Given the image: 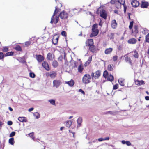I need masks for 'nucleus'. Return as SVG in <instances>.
Wrapping results in <instances>:
<instances>
[{"label": "nucleus", "instance_id": "1", "mask_svg": "<svg viewBox=\"0 0 149 149\" xmlns=\"http://www.w3.org/2000/svg\"><path fill=\"white\" fill-rule=\"evenodd\" d=\"M101 72L100 70H97L95 72H92L91 74V77L93 82H95V79H98L100 76Z\"/></svg>", "mask_w": 149, "mask_h": 149}, {"label": "nucleus", "instance_id": "2", "mask_svg": "<svg viewBox=\"0 0 149 149\" xmlns=\"http://www.w3.org/2000/svg\"><path fill=\"white\" fill-rule=\"evenodd\" d=\"M91 78V76L89 74H86L82 78V82L85 84L89 83L90 82V79Z\"/></svg>", "mask_w": 149, "mask_h": 149}, {"label": "nucleus", "instance_id": "3", "mask_svg": "<svg viewBox=\"0 0 149 149\" xmlns=\"http://www.w3.org/2000/svg\"><path fill=\"white\" fill-rule=\"evenodd\" d=\"M68 14L64 10L60 12L59 16L62 19H65L68 18Z\"/></svg>", "mask_w": 149, "mask_h": 149}, {"label": "nucleus", "instance_id": "4", "mask_svg": "<svg viewBox=\"0 0 149 149\" xmlns=\"http://www.w3.org/2000/svg\"><path fill=\"white\" fill-rule=\"evenodd\" d=\"M100 16L106 20L107 16V14L106 11L103 8L102 9L101 11H100Z\"/></svg>", "mask_w": 149, "mask_h": 149}, {"label": "nucleus", "instance_id": "5", "mask_svg": "<svg viewBox=\"0 0 149 149\" xmlns=\"http://www.w3.org/2000/svg\"><path fill=\"white\" fill-rule=\"evenodd\" d=\"M58 12V7L56 6L55 7V10L54 11V14L51 17V21H50V23L52 24H53L54 22V16Z\"/></svg>", "mask_w": 149, "mask_h": 149}, {"label": "nucleus", "instance_id": "6", "mask_svg": "<svg viewBox=\"0 0 149 149\" xmlns=\"http://www.w3.org/2000/svg\"><path fill=\"white\" fill-rule=\"evenodd\" d=\"M149 5V3L145 1H141V7L142 8H147Z\"/></svg>", "mask_w": 149, "mask_h": 149}, {"label": "nucleus", "instance_id": "7", "mask_svg": "<svg viewBox=\"0 0 149 149\" xmlns=\"http://www.w3.org/2000/svg\"><path fill=\"white\" fill-rule=\"evenodd\" d=\"M61 81L59 80H54L53 81V86L58 88L61 84Z\"/></svg>", "mask_w": 149, "mask_h": 149}, {"label": "nucleus", "instance_id": "8", "mask_svg": "<svg viewBox=\"0 0 149 149\" xmlns=\"http://www.w3.org/2000/svg\"><path fill=\"white\" fill-rule=\"evenodd\" d=\"M92 32L90 34V37L91 38L94 36H96L99 33V30L98 29L93 30H92Z\"/></svg>", "mask_w": 149, "mask_h": 149}, {"label": "nucleus", "instance_id": "9", "mask_svg": "<svg viewBox=\"0 0 149 149\" xmlns=\"http://www.w3.org/2000/svg\"><path fill=\"white\" fill-rule=\"evenodd\" d=\"M131 4L133 7L136 8L139 5V3L136 0H133L131 2Z\"/></svg>", "mask_w": 149, "mask_h": 149}, {"label": "nucleus", "instance_id": "10", "mask_svg": "<svg viewBox=\"0 0 149 149\" xmlns=\"http://www.w3.org/2000/svg\"><path fill=\"white\" fill-rule=\"evenodd\" d=\"M42 67L47 71H49L50 70V68L48 63L46 61H44L42 64Z\"/></svg>", "mask_w": 149, "mask_h": 149}, {"label": "nucleus", "instance_id": "11", "mask_svg": "<svg viewBox=\"0 0 149 149\" xmlns=\"http://www.w3.org/2000/svg\"><path fill=\"white\" fill-rule=\"evenodd\" d=\"M36 59L38 62H41L44 60V57L41 55H36Z\"/></svg>", "mask_w": 149, "mask_h": 149}, {"label": "nucleus", "instance_id": "12", "mask_svg": "<svg viewBox=\"0 0 149 149\" xmlns=\"http://www.w3.org/2000/svg\"><path fill=\"white\" fill-rule=\"evenodd\" d=\"M56 35H54L53 36L52 40L53 43L54 45H56L57 44L59 38L58 36L56 37Z\"/></svg>", "mask_w": 149, "mask_h": 149}, {"label": "nucleus", "instance_id": "13", "mask_svg": "<svg viewBox=\"0 0 149 149\" xmlns=\"http://www.w3.org/2000/svg\"><path fill=\"white\" fill-rule=\"evenodd\" d=\"M54 54L51 53H48L47 56V59L48 60H52L54 58Z\"/></svg>", "mask_w": 149, "mask_h": 149}, {"label": "nucleus", "instance_id": "14", "mask_svg": "<svg viewBox=\"0 0 149 149\" xmlns=\"http://www.w3.org/2000/svg\"><path fill=\"white\" fill-rule=\"evenodd\" d=\"M136 42V40L134 38H132L129 39L127 41L128 43L130 44H135Z\"/></svg>", "mask_w": 149, "mask_h": 149}, {"label": "nucleus", "instance_id": "15", "mask_svg": "<svg viewBox=\"0 0 149 149\" xmlns=\"http://www.w3.org/2000/svg\"><path fill=\"white\" fill-rule=\"evenodd\" d=\"M135 83L136 85L140 86L144 84L145 83L144 81L143 80L140 81L139 80H137L135 81Z\"/></svg>", "mask_w": 149, "mask_h": 149}, {"label": "nucleus", "instance_id": "16", "mask_svg": "<svg viewBox=\"0 0 149 149\" xmlns=\"http://www.w3.org/2000/svg\"><path fill=\"white\" fill-rule=\"evenodd\" d=\"M65 83L68 84L70 86L72 87L74 85L75 82L73 80L71 79L69 81L66 82Z\"/></svg>", "mask_w": 149, "mask_h": 149}, {"label": "nucleus", "instance_id": "17", "mask_svg": "<svg viewBox=\"0 0 149 149\" xmlns=\"http://www.w3.org/2000/svg\"><path fill=\"white\" fill-rule=\"evenodd\" d=\"M111 25V27L115 29L116 28L117 26V24L115 19L112 20Z\"/></svg>", "mask_w": 149, "mask_h": 149}, {"label": "nucleus", "instance_id": "18", "mask_svg": "<svg viewBox=\"0 0 149 149\" xmlns=\"http://www.w3.org/2000/svg\"><path fill=\"white\" fill-rule=\"evenodd\" d=\"M18 120L20 122H27V120L26 119V118L25 117H19L18 118Z\"/></svg>", "mask_w": 149, "mask_h": 149}, {"label": "nucleus", "instance_id": "19", "mask_svg": "<svg viewBox=\"0 0 149 149\" xmlns=\"http://www.w3.org/2000/svg\"><path fill=\"white\" fill-rule=\"evenodd\" d=\"M86 45L91 46L93 45V40L92 39H90L88 40V43H86Z\"/></svg>", "mask_w": 149, "mask_h": 149}, {"label": "nucleus", "instance_id": "20", "mask_svg": "<svg viewBox=\"0 0 149 149\" xmlns=\"http://www.w3.org/2000/svg\"><path fill=\"white\" fill-rule=\"evenodd\" d=\"M113 49L111 48L106 49L105 51V53L106 54H110L112 51Z\"/></svg>", "mask_w": 149, "mask_h": 149}, {"label": "nucleus", "instance_id": "21", "mask_svg": "<svg viewBox=\"0 0 149 149\" xmlns=\"http://www.w3.org/2000/svg\"><path fill=\"white\" fill-rule=\"evenodd\" d=\"M124 79L122 78L119 79L118 80V82L119 84L122 86H124Z\"/></svg>", "mask_w": 149, "mask_h": 149}, {"label": "nucleus", "instance_id": "22", "mask_svg": "<svg viewBox=\"0 0 149 149\" xmlns=\"http://www.w3.org/2000/svg\"><path fill=\"white\" fill-rule=\"evenodd\" d=\"M114 77L111 74H110L107 77V79L109 81L112 82L114 80Z\"/></svg>", "mask_w": 149, "mask_h": 149}, {"label": "nucleus", "instance_id": "23", "mask_svg": "<svg viewBox=\"0 0 149 149\" xmlns=\"http://www.w3.org/2000/svg\"><path fill=\"white\" fill-rule=\"evenodd\" d=\"M125 61L126 62H128L131 65L132 64V61L130 58L128 56H126L125 58Z\"/></svg>", "mask_w": 149, "mask_h": 149}, {"label": "nucleus", "instance_id": "24", "mask_svg": "<svg viewBox=\"0 0 149 149\" xmlns=\"http://www.w3.org/2000/svg\"><path fill=\"white\" fill-rule=\"evenodd\" d=\"M121 142L123 144H126L128 146H129L131 145V143L129 141H125L123 140Z\"/></svg>", "mask_w": 149, "mask_h": 149}, {"label": "nucleus", "instance_id": "25", "mask_svg": "<svg viewBox=\"0 0 149 149\" xmlns=\"http://www.w3.org/2000/svg\"><path fill=\"white\" fill-rule=\"evenodd\" d=\"M52 65L54 68H56L58 66V63L56 60H54L53 61Z\"/></svg>", "mask_w": 149, "mask_h": 149}, {"label": "nucleus", "instance_id": "26", "mask_svg": "<svg viewBox=\"0 0 149 149\" xmlns=\"http://www.w3.org/2000/svg\"><path fill=\"white\" fill-rule=\"evenodd\" d=\"M14 54V52H8L6 53L5 54V57L9 56H12Z\"/></svg>", "mask_w": 149, "mask_h": 149}, {"label": "nucleus", "instance_id": "27", "mask_svg": "<svg viewBox=\"0 0 149 149\" xmlns=\"http://www.w3.org/2000/svg\"><path fill=\"white\" fill-rule=\"evenodd\" d=\"M56 75V72L55 71H52L50 74V76L52 78H54Z\"/></svg>", "mask_w": 149, "mask_h": 149}, {"label": "nucleus", "instance_id": "28", "mask_svg": "<svg viewBox=\"0 0 149 149\" xmlns=\"http://www.w3.org/2000/svg\"><path fill=\"white\" fill-rule=\"evenodd\" d=\"M84 68L81 65H80L78 67V71L80 73H81L83 70Z\"/></svg>", "mask_w": 149, "mask_h": 149}, {"label": "nucleus", "instance_id": "29", "mask_svg": "<svg viewBox=\"0 0 149 149\" xmlns=\"http://www.w3.org/2000/svg\"><path fill=\"white\" fill-rule=\"evenodd\" d=\"M15 142L14 140V139L12 137L10 138L9 140V143L12 145H13L14 143Z\"/></svg>", "mask_w": 149, "mask_h": 149}, {"label": "nucleus", "instance_id": "30", "mask_svg": "<svg viewBox=\"0 0 149 149\" xmlns=\"http://www.w3.org/2000/svg\"><path fill=\"white\" fill-rule=\"evenodd\" d=\"M14 49L17 51H21L22 50L21 47L19 45L16 46L14 48Z\"/></svg>", "mask_w": 149, "mask_h": 149}, {"label": "nucleus", "instance_id": "31", "mask_svg": "<svg viewBox=\"0 0 149 149\" xmlns=\"http://www.w3.org/2000/svg\"><path fill=\"white\" fill-rule=\"evenodd\" d=\"M113 64H110L108 65L107 69L109 71H112L113 70Z\"/></svg>", "mask_w": 149, "mask_h": 149}, {"label": "nucleus", "instance_id": "32", "mask_svg": "<svg viewBox=\"0 0 149 149\" xmlns=\"http://www.w3.org/2000/svg\"><path fill=\"white\" fill-rule=\"evenodd\" d=\"M72 122L70 121H68L66 122V126L68 128H69L72 124Z\"/></svg>", "mask_w": 149, "mask_h": 149}, {"label": "nucleus", "instance_id": "33", "mask_svg": "<svg viewBox=\"0 0 149 149\" xmlns=\"http://www.w3.org/2000/svg\"><path fill=\"white\" fill-rule=\"evenodd\" d=\"M108 73L107 70L104 71L103 73V76L105 78H107L108 76Z\"/></svg>", "mask_w": 149, "mask_h": 149}, {"label": "nucleus", "instance_id": "34", "mask_svg": "<svg viewBox=\"0 0 149 149\" xmlns=\"http://www.w3.org/2000/svg\"><path fill=\"white\" fill-rule=\"evenodd\" d=\"M82 122V119L81 118L79 117L77 120V123L78 125L80 126Z\"/></svg>", "mask_w": 149, "mask_h": 149}, {"label": "nucleus", "instance_id": "35", "mask_svg": "<svg viewBox=\"0 0 149 149\" xmlns=\"http://www.w3.org/2000/svg\"><path fill=\"white\" fill-rule=\"evenodd\" d=\"M4 57H5V54H4L3 53L0 52V60H2L3 61Z\"/></svg>", "mask_w": 149, "mask_h": 149}, {"label": "nucleus", "instance_id": "36", "mask_svg": "<svg viewBox=\"0 0 149 149\" xmlns=\"http://www.w3.org/2000/svg\"><path fill=\"white\" fill-rule=\"evenodd\" d=\"M33 116L37 119H38L40 117V114L38 112H36L34 113Z\"/></svg>", "mask_w": 149, "mask_h": 149}, {"label": "nucleus", "instance_id": "37", "mask_svg": "<svg viewBox=\"0 0 149 149\" xmlns=\"http://www.w3.org/2000/svg\"><path fill=\"white\" fill-rule=\"evenodd\" d=\"M48 102L53 105H55V101L54 99H51L48 100Z\"/></svg>", "mask_w": 149, "mask_h": 149}, {"label": "nucleus", "instance_id": "38", "mask_svg": "<svg viewBox=\"0 0 149 149\" xmlns=\"http://www.w3.org/2000/svg\"><path fill=\"white\" fill-rule=\"evenodd\" d=\"M9 51L8 47V46L3 47L2 51L3 52H6Z\"/></svg>", "mask_w": 149, "mask_h": 149}, {"label": "nucleus", "instance_id": "39", "mask_svg": "<svg viewBox=\"0 0 149 149\" xmlns=\"http://www.w3.org/2000/svg\"><path fill=\"white\" fill-rule=\"evenodd\" d=\"M98 27V25L97 24H94L92 26V30H97Z\"/></svg>", "mask_w": 149, "mask_h": 149}, {"label": "nucleus", "instance_id": "40", "mask_svg": "<svg viewBox=\"0 0 149 149\" xmlns=\"http://www.w3.org/2000/svg\"><path fill=\"white\" fill-rule=\"evenodd\" d=\"M117 2L120 5H124L125 3V0H117Z\"/></svg>", "mask_w": 149, "mask_h": 149}, {"label": "nucleus", "instance_id": "41", "mask_svg": "<svg viewBox=\"0 0 149 149\" xmlns=\"http://www.w3.org/2000/svg\"><path fill=\"white\" fill-rule=\"evenodd\" d=\"M91 60H92V57H89L88 59V61H86L84 64V65H85V66H86V65L89 64L91 62Z\"/></svg>", "mask_w": 149, "mask_h": 149}, {"label": "nucleus", "instance_id": "42", "mask_svg": "<svg viewBox=\"0 0 149 149\" xmlns=\"http://www.w3.org/2000/svg\"><path fill=\"white\" fill-rule=\"evenodd\" d=\"M145 41L146 42L149 43V33L146 36Z\"/></svg>", "mask_w": 149, "mask_h": 149}, {"label": "nucleus", "instance_id": "43", "mask_svg": "<svg viewBox=\"0 0 149 149\" xmlns=\"http://www.w3.org/2000/svg\"><path fill=\"white\" fill-rule=\"evenodd\" d=\"M117 113V111H109V113L111 115H116Z\"/></svg>", "mask_w": 149, "mask_h": 149}, {"label": "nucleus", "instance_id": "44", "mask_svg": "<svg viewBox=\"0 0 149 149\" xmlns=\"http://www.w3.org/2000/svg\"><path fill=\"white\" fill-rule=\"evenodd\" d=\"M134 54L133 55V56L135 58H138V52L136 51V50H135L134 51Z\"/></svg>", "mask_w": 149, "mask_h": 149}, {"label": "nucleus", "instance_id": "45", "mask_svg": "<svg viewBox=\"0 0 149 149\" xmlns=\"http://www.w3.org/2000/svg\"><path fill=\"white\" fill-rule=\"evenodd\" d=\"M30 77L32 78H34L35 77V74L33 72H31L29 73Z\"/></svg>", "mask_w": 149, "mask_h": 149}, {"label": "nucleus", "instance_id": "46", "mask_svg": "<svg viewBox=\"0 0 149 149\" xmlns=\"http://www.w3.org/2000/svg\"><path fill=\"white\" fill-rule=\"evenodd\" d=\"M134 23V22L133 21H132L130 22V25L129 26V28L130 29H131L132 28L133 26Z\"/></svg>", "mask_w": 149, "mask_h": 149}, {"label": "nucleus", "instance_id": "47", "mask_svg": "<svg viewBox=\"0 0 149 149\" xmlns=\"http://www.w3.org/2000/svg\"><path fill=\"white\" fill-rule=\"evenodd\" d=\"M122 5L124 7V13L125 14L126 13L127 9V6L125 4H124V5Z\"/></svg>", "mask_w": 149, "mask_h": 149}, {"label": "nucleus", "instance_id": "48", "mask_svg": "<svg viewBox=\"0 0 149 149\" xmlns=\"http://www.w3.org/2000/svg\"><path fill=\"white\" fill-rule=\"evenodd\" d=\"M33 132L30 133L29 134H28V135L29 136L31 137L32 138V139L34 140V137H33Z\"/></svg>", "mask_w": 149, "mask_h": 149}, {"label": "nucleus", "instance_id": "49", "mask_svg": "<svg viewBox=\"0 0 149 149\" xmlns=\"http://www.w3.org/2000/svg\"><path fill=\"white\" fill-rule=\"evenodd\" d=\"M16 132H15L13 131L9 135V137H12L14 136Z\"/></svg>", "mask_w": 149, "mask_h": 149}, {"label": "nucleus", "instance_id": "50", "mask_svg": "<svg viewBox=\"0 0 149 149\" xmlns=\"http://www.w3.org/2000/svg\"><path fill=\"white\" fill-rule=\"evenodd\" d=\"M61 35L62 36L66 37L67 36L66 32L65 31H63L61 32Z\"/></svg>", "mask_w": 149, "mask_h": 149}, {"label": "nucleus", "instance_id": "51", "mask_svg": "<svg viewBox=\"0 0 149 149\" xmlns=\"http://www.w3.org/2000/svg\"><path fill=\"white\" fill-rule=\"evenodd\" d=\"M89 47V50L91 52H93L94 49V45H91V46H88Z\"/></svg>", "mask_w": 149, "mask_h": 149}, {"label": "nucleus", "instance_id": "52", "mask_svg": "<svg viewBox=\"0 0 149 149\" xmlns=\"http://www.w3.org/2000/svg\"><path fill=\"white\" fill-rule=\"evenodd\" d=\"M109 37L110 39H113L114 38V34L113 33H111Z\"/></svg>", "mask_w": 149, "mask_h": 149}, {"label": "nucleus", "instance_id": "53", "mask_svg": "<svg viewBox=\"0 0 149 149\" xmlns=\"http://www.w3.org/2000/svg\"><path fill=\"white\" fill-rule=\"evenodd\" d=\"M59 21V17H58L57 16H56L55 21L54 22V24H56Z\"/></svg>", "mask_w": 149, "mask_h": 149}, {"label": "nucleus", "instance_id": "54", "mask_svg": "<svg viewBox=\"0 0 149 149\" xmlns=\"http://www.w3.org/2000/svg\"><path fill=\"white\" fill-rule=\"evenodd\" d=\"M118 88V84H116L113 86V89L116 90Z\"/></svg>", "mask_w": 149, "mask_h": 149}, {"label": "nucleus", "instance_id": "55", "mask_svg": "<svg viewBox=\"0 0 149 149\" xmlns=\"http://www.w3.org/2000/svg\"><path fill=\"white\" fill-rule=\"evenodd\" d=\"M118 56L116 55L113 56V59L114 61H116L117 60Z\"/></svg>", "mask_w": 149, "mask_h": 149}, {"label": "nucleus", "instance_id": "56", "mask_svg": "<svg viewBox=\"0 0 149 149\" xmlns=\"http://www.w3.org/2000/svg\"><path fill=\"white\" fill-rule=\"evenodd\" d=\"M25 45L27 47H28L29 45H30L31 42L30 41H26L25 43Z\"/></svg>", "mask_w": 149, "mask_h": 149}, {"label": "nucleus", "instance_id": "57", "mask_svg": "<svg viewBox=\"0 0 149 149\" xmlns=\"http://www.w3.org/2000/svg\"><path fill=\"white\" fill-rule=\"evenodd\" d=\"M101 9V8L100 7H99L97 9V10L96 12V13L97 14H99V13H100V11H101V10H100Z\"/></svg>", "mask_w": 149, "mask_h": 149}, {"label": "nucleus", "instance_id": "58", "mask_svg": "<svg viewBox=\"0 0 149 149\" xmlns=\"http://www.w3.org/2000/svg\"><path fill=\"white\" fill-rule=\"evenodd\" d=\"M116 2V0H111L110 1V3L112 4H115V3Z\"/></svg>", "mask_w": 149, "mask_h": 149}, {"label": "nucleus", "instance_id": "59", "mask_svg": "<svg viewBox=\"0 0 149 149\" xmlns=\"http://www.w3.org/2000/svg\"><path fill=\"white\" fill-rule=\"evenodd\" d=\"M13 122L11 121H8L7 122L8 125H9L10 126L13 124Z\"/></svg>", "mask_w": 149, "mask_h": 149}, {"label": "nucleus", "instance_id": "60", "mask_svg": "<svg viewBox=\"0 0 149 149\" xmlns=\"http://www.w3.org/2000/svg\"><path fill=\"white\" fill-rule=\"evenodd\" d=\"M134 32H135V33L136 34L138 33V29H137L136 30H135L134 31H133L132 30V35H133V33H134Z\"/></svg>", "mask_w": 149, "mask_h": 149}, {"label": "nucleus", "instance_id": "61", "mask_svg": "<svg viewBox=\"0 0 149 149\" xmlns=\"http://www.w3.org/2000/svg\"><path fill=\"white\" fill-rule=\"evenodd\" d=\"M78 91L79 92L83 94H85L84 92L82 89H79V90Z\"/></svg>", "mask_w": 149, "mask_h": 149}, {"label": "nucleus", "instance_id": "62", "mask_svg": "<svg viewBox=\"0 0 149 149\" xmlns=\"http://www.w3.org/2000/svg\"><path fill=\"white\" fill-rule=\"evenodd\" d=\"M63 59V56L62 55H61L58 58V61H61Z\"/></svg>", "mask_w": 149, "mask_h": 149}, {"label": "nucleus", "instance_id": "63", "mask_svg": "<svg viewBox=\"0 0 149 149\" xmlns=\"http://www.w3.org/2000/svg\"><path fill=\"white\" fill-rule=\"evenodd\" d=\"M98 141H104V139L103 138H99L98 139Z\"/></svg>", "mask_w": 149, "mask_h": 149}, {"label": "nucleus", "instance_id": "64", "mask_svg": "<svg viewBox=\"0 0 149 149\" xmlns=\"http://www.w3.org/2000/svg\"><path fill=\"white\" fill-rule=\"evenodd\" d=\"M145 99L146 100H149V96H146L145 97Z\"/></svg>", "mask_w": 149, "mask_h": 149}]
</instances>
